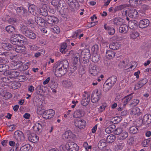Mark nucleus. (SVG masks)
<instances>
[{
	"instance_id": "f257e3e1",
	"label": "nucleus",
	"mask_w": 151,
	"mask_h": 151,
	"mask_svg": "<svg viewBox=\"0 0 151 151\" xmlns=\"http://www.w3.org/2000/svg\"><path fill=\"white\" fill-rule=\"evenodd\" d=\"M68 66V61L64 60L61 62L58 61L56 64L53 67L55 68V74L58 77L64 75L67 71V68Z\"/></svg>"
},
{
	"instance_id": "f03ea898",
	"label": "nucleus",
	"mask_w": 151,
	"mask_h": 151,
	"mask_svg": "<svg viewBox=\"0 0 151 151\" xmlns=\"http://www.w3.org/2000/svg\"><path fill=\"white\" fill-rule=\"evenodd\" d=\"M19 30L22 33L30 39L35 40L37 35L32 30L29 29L26 26L21 24L19 26Z\"/></svg>"
},
{
	"instance_id": "7ed1b4c3",
	"label": "nucleus",
	"mask_w": 151,
	"mask_h": 151,
	"mask_svg": "<svg viewBox=\"0 0 151 151\" xmlns=\"http://www.w3.org/2000/svg\"><path fill=\"white\" fill-rule=\"evenodd\" d=\"M138 125L140 126L142 124H148L151 122V115L149 114L141 116L139 119Z\"/></svg>"
},
{
	"instance_id": "20e7f679",
	"label": "nucleus",
	"mask_w": 151,
	"mask_h": 151,
	"mask_svg": "<svg viewBox=\"0 0 151 151\" xmlns=\"http://www.w3.org/2000/svg\"><path fill=\"white\" fill-rule=\"evenodd\" d=\"M128 14L132 18L139 19L141 18L142 16H144L145 14L142 13V15L140 14H138V12L135 9H129Z\"/></svg>"
},
{
	"instance_id": "39448f33",
	"label": "nucleus",
	"mask_w": 151,
	"mask_h": 151,
	"mask_svg": "<svg viewBox=\"0 0 151 151\" xmlns=\"http://www.w3.org/2000/svg\"><path fill=\"white\" fill-rule=\"evenodd\" d=\"M101 93L98 89L94 90L91 94V101L93 103L97 102L101 99Z\"/></svg>"
},
{
	"instance_id": "423d86ee",
	"label": "nucleus",
	"mask_w": 151,
	"mask_h": 151,
	"mask_svg": "<svg viewBox=\"0 0 151 151\" xmlns=\"http://www.w3.org/2000/svg\"><path fill=\"white\" fill-rule=\"evenodd\" d=\"M66 149L69 151H77L78 150V146L73 142H68L65 145Z\"/></svg>"
},
{
	"instance_id": "0eeeda50",
	"label": "nucleus",
	"mask_w": 151,
	"mask_h": 151,
	"mask_svg": "<svg viewBox=\"0 0 151 151\" xmlns=\"http://www.w3.org/2000/svg\"><path fill=\"white\" fill-rule=\"evenodd\" d=\"M75 125L79 129H83L85 127L86 121L83 119H76L74 120Z\"/></svg>"
},
{
	"instance_id": "6e6552de",
	"label": "nucleus",
	"mask_w": 151,
	"mask_h": 151,
	"mask_svg": "<svg viewBox=\"0 0 151 151\" xmlns=\"http://www.w3.org/2000/svg\"><path fill=\"white\" fill-rule=\"evenodd\" d=\"M55 113V111L52 109H49L45 111L42 114L43 117L45 119L52 118Z\"/></svg>"
},
{
	"instance_id": "1a4fd4ad",
	"label": "nucleus",
	"mask_w": 151,
	"mask_h": 151,
	"mask_svg": "<svg viewBox=\"0 0 151 151\" xmlns=\"http://www.w3.org/2000/svg\"><path fill=\"white\" fill-rule=\"evenodd\" d=\"M8 53L7 52H3V53L0 52V55H2L3 57L0 58V68L2 67V68L4 67V66H2V64H5L8 62L9 61L7 59Z\"/></svg>"
},
{
	"instance_id": "9d476101",
	"label": "nucleus",
	"mask_w": 151,
	"mask_h": 151,
	"mask_svg": "<svg viewBox=\"0 0 151 151\" xmlns=\"http://www.w3.org/2000/svg\"><path fill=\"white\" fill-rule=\"evenodd\" d=\"M90 94L86 92L85 94L83 95V99L81 101V104L83 106H86L88 104L90 101Z\"/></svg>"
},
{
	"instance_id": "9b49d317",
	"label": "nucleus",
	"mask_w": 151,
	"mask_h": 151,
	"mask_svg": "<svg viewBox=\"0 0 151 151\" xmlns=\"http://www.w3.org/2000/svg\"><path fill=\"white\" fill-rule=\"evenodd\" d=\"M14 138L18 142H21L23 141L24 137L22 132L16 131L14 133Z\"/></svg>"
},
{
	"instance_id": "f8f14e48",
	"label": "nucleus",
	"mask_w": 151,
	"mask_h": 151,
	"mask_svg": "<svg viewBox=\"0 0 151 151\" xmlns=\"http://www.w3.org/2000/svg\"><path fill=\"white\" fill-rule=\"evenodd\" d=\"M45 20L48 24L53 25L58 22V19L54 16H48Z\"/></svg>"
},
{
	"instance_id": "ddd939ff",
	"label": "nucleus",
	"mask_w": 151,
	"mask_h": 151,
	"mask_svg": "<svg viewBox=\"0 0 151 151\" xmlns=\"http://www.w3.org/2000/svg\"><path fill=\"white\" fill-rule=\"evenodd\" d=\"M81 56L85 60L89 59L91 57L90 50L87 49L84 50L81 52Z\"/></svg>"
},
{
	"instance_id": "4468645a",
	"label": "nucleus",
	"mask_w": 151,
	"mask_h": 151,
	"mask_svg": "<svg viewBox=\"0 0 151 151\" xmlns=\"http://www.w3.org/2000/svg\"><path fill=\"white\" fill-rule=\"evenodd\" d=\"M38 12L40 15L46 16L48 14L47 7L46 5H43L37 10Z\"/></svg>"
},
{
	"instance_id": "2eb2a0df",
	"label": "nucleus",
	"mask_w": 151,
	"mask_h": 151,
	"mask_svg": "<svg viewBox=\"0 0 151 151\" xmlns=\"http://www.w3.org/2000/svg\"><path fill=\"white\" fill-rule=\"evenodd\" d=\"M150 24V21L147 19H144L141 20L139 23V27L141 28H144L147 27Z\"/></svg>"
},
{
	"instance_id": "dca6fc26",
	"label": "nucleus",
	"mask_w": 151,
	"mask_h": 151,
	"mask_svg": "<svg viewBox=\"0 0 151 151\" xmlns=\"http://www.w3.org/2000/svg\"><path fill=\"white\" fill-rule=\"evenodd\" d=\"M89 72L93 76L97 75L98 74L97 67L94 65H91L89 67Z\"/></svg>"
},
{
	"instance_id": "f3484780",
	"label": "nucleus",
	"mask_w": 151,
	"mask_h": 151,
	"mask_svg": "<svg viewBox=\"0 0 151 151\" xmlns=\"http://www.w3.org/2000/svg\"><path fill=\"white\" fill-rule=\"evenodd\" d=\"M19 34L14 35V36L11 39V42L13 45H16L19 44Z\"/></svg>"
},
{
	"instance_id": "a211bd4d",
	"label": "nucleus",
	"mask_w": 151,
	"mask_h": 151,
	"mask_svg": "<svg viewBox=\"0 0 151 151\" xmlns=\"http://www.w3.org/2000/svg\"><path fill=\"white\" fill-rule=\"evenodd\" d=\"M63 2L64 1L62 0H53L51 3L52 5L58 8V7L62 8L63 6Z\"/></svg>"
},
{
	"instance_id": "6ab92c4d",
	"label": "nucleus",
	"mask_w": 151,
	"mask_h": 151,
	"mask_svg": "<svg viewBox=\"0 0 151 151\" xmlns=\"http://www.w3.org/2000/svg\"><path fill=\"white\" fill-rule=\"evenodd\" d=\"M104 28L110 35H113L115 32V29L113 27L108 26L106 24L104 25Z\"/></svg>"
},
{
	"instance_id": "aec40b11",
	"label": "nucleus",
	"mask_w": 151,
	"mask_h": 151,
	"mask_svg": "<svg viewBox=\"0 0 151 151\" xmlns=\"http://www.w3.org/2000/svg\"><path fill=\"white\" fill-rule=\"evenodd\" d=\"M121 46L120 43L118 42H113L109 45V48L114 50L119 49Z\"/></svg>"
},
{
	"instance_id": "412c9836",
	"label": "nucleus",
	"mask_w": 151,
	"mask_h": 151,
	"mask_svg": "<svg viewBox=\"0 0 151 151\" xmlns=\"http://www.w3.org/2000/svg\"><path fill=\"white\" fill-rule=\"evenodd\" d=\"M28 139L32 142L35 143L38 140L39 138L35 134L32 133L29 136Z\"/></svg>"
},
{
	"instance_id": "4be33fe9",
	"label": "nucleus",
	"mask_w": 151,
	"mask_h": 151,
	"mask_svg": "<svg viewBox=\"0 0 151 151\" xmlns=\"http://www.w3.org/2000/svg\"><path fill=\"white\" fill-rule=\"evenodd\" d=\"M128 25L131 29H136L137 27V22L134 20H131L128 22Z\"/></svg>"
},
{
	"instance_id": "5701e85b",
	"label": "nucleus",
	"mask_w": 151,
	"mask_h": 151,
	"mask_svg": "<svg viewBox=\"0 0 151 151\" xmlns=\"http://www.w3.org/2000/svg\"><path fill=\"white\" fill-rule=\"evenodd\" d=\"M14 50H15L17 52L24 53L25 51V48L24 46H21L19 45V44L16 45L14 47Z\"/></svg>"
},
{
	"instance_id": "b1692460",
	"label": "nucleus",
	"mask_w": 151,
	"mask_h": 151,
	"mask_svg": "<svg viewBox=\"0 0 151 151\" xmlns=\"http://www.w3.org/2000/svg\"><path fill=\"white\" fill-rule=\"evenodd\" d=\"M16 11L19 15L23 16H25L27 13V10L23 7H17L16 9Z\"/></svg>"
},
{
	"instance_id": "393cba45",
	"label": "nucleus",
	"mask_w": 151,
	"mask_h": 151,
	"mask_svg": "<svg viewBox=\"0 0 151 151\" xmlns=\"http://www.w3.org/2000/svg\"><path fill=\"white\" fill-rule=\"evenodd\" d=\"M116 76H112L109 78L106 81L113 86L116 83Z\"/></svg>"
},
{
	"instance_id": "a878e982",
	"label": "nucleus",
	"mask_w": 151,
	"mask_h": 151,
	"mask_svg": "<svg viewBox=\"0 0 151 151\" xmlns=\"http://www.w3.org/2000/svg\"><path fill=\"white\" fill-rule=\"evenodd\" d=\"M107 145V143L104 139L100 140L98 145V148L101 150H103Z\"/></svg>"
},
{
	"instance_id": "bb28decb",
	"label": "nucleus",
	"mask_w": 151,
	"mask_h": 151,
	"mask_svg": "<svg viewBox=\"0 0 151 151\" xmlns=\"http://www.w3.org/2000/svg\"><path fill=\"white\" fill-rule=\"evenodd\" d=\"M35 22L40 26L42 27L44 26L45 20L42 18L39 17H35Z\"/></svg>"
},
{
	"instance_id": "cd10ccee",
	"label": "nucleus",
	"mask_w": 151,
	"mask_h": 151,
	"mask_svg": "<svg viewBox=\"0 0 151 151\" xmlns=\"http://www.w3.org/2000/svg\"><path fill=\"white\" fill-rule=\"evenodd\" d=\"M73 133L70 131H67L62 135V137L64 140L71 138L72 137Z\"/></svg>"
},
{
	"instance_id": "c85d7f7f",
	"label": "nucleus",
	"mask_w": 151,
	"mask_h": 151,
	"mask_svg": "<svg viewBox=\"0 0 151 151\" xmlns=\"http://www.w3.org/2000/svg\"><path fill=\"white\" fill-rule=\"evenodd\" d=\"M128 26L125 24H121L119 29V32L123 34L127 33L128 31Z\"/></svg>"
},
{
	"instance_id": "c756f323",
	"label": "nucleus",
	"mask_w": 151,
	"mask_h": 151,
	"mask_svg": "<svg viewBox=\"0 0 151 151\" xmlns=\"http://www.w3.org/2000/svg\"><path fill=\"white\" fill-rule=\"evenodd\" d=\"M128 133L126 131H123L118 137V139L122 141L125 139L128 136Z\"/></svg>"
},
{
	"instance_id": "7c9ffc66",
	"label": "nucleus",
	"mask_w": 151,
	"mask_h": 151,
	"mask_svg": "<svg viewBox=\"0 0 151 151\" xmlns=\"http://www.w3.org/2000/svg\"><path fill=\"white\" fill-rule=\"evenodd\" d=\"M133 98V96L132 94H129L127 96L125 97L122 100L123 106H125Z\"/></svg>"
},
{
	"instance_id": "2f4dec72",
	"label": "nucleus",
	"mask_w": 151,
	"mask_h": 151,
	"mask_svg": "<svg viewBox=\"0 0 151 151\" xmlns=\"http://www.w3.org/2000/svg\"><path fill=\"white\" fill-rule=\"evenodd\" d=\"M84 115V113L81 109L75 111L73 114V116L75 118H79L83 116Z\"/></svg>"
},
{
	"instance_id": "473e14b6",
	"label": "nucleus",
	"mask_w": 151,
	"mask_h": 151,
	"mask_svg": "<svg viewBox=\"0 0 151 151\" xmlns=\"http://www.w3.org/2000/svg\"><path fill=\"white\" fill-rule=\"evenodd\" d=\"M67 2L69 5L71 7H75L77 8L79 6L78 3L76 1L74 2L72 0H68Z\"/></svg>"
},
{
	"instance_id": "72a5a7b5",
	"label": "nucleus",
	"mask_w": 151,
	"mask_h": 151,
	"mask_svg": "<svg viewBox=\"0 0 151 151\" xmlns=\"http://www.w3.org/2000/svg\"><path fill=\"white\" fill-rule=\"evenodd\" d=\"M112 87V86L106 81L103 85V90L105 92H107L109 91Z\"/></svg>"
},
{
	"instance_id": "f704fd0d",
	"label": "nucleus",
	"mask_w": 151,
	"mask_h": 151,
	"mask_svg": "<svg viewBox=\"0 0 151 151\" xmlns=\"http://www.w3.org/2000/svg\"><path fill=\"white\" fill-rule=\"evenodd\" d=\"M139 35V33L137 31L133 30L131 31L129 34V37L131 39H136Z\"/></svg>"
},
{
	"instance_id": "c9c22d12",
	"label": "nucleus",
	"mask_w": 151,
	"mask_h": 151,
	"mask_svg": "<svg viewBox=\"0 0 151 151\" xmlns=\"http://www.w3.org/2000/svg\"><path fill=\"white\" fill-rule=\"evenodd\" d=\"M112 23L114 25L118 26L122 24L123 23V20L120 18H115L112 20Z\"/></svg>"
},
{
	"instance_id": "e433bc0d",
	"label": "nucleus",
	"mask_w": 151,
	"mask_h": 151,
	"mask_svg": "<svg viewBox=\"0 0 151 151\" xmlns=\"http://www.w3.org/2000/svg\"><path fill=\"white\" fill-rule=\"evenodd\" d=\"M19 44H27L28 43V41L27 38L19 34Z\"/></svg>"
},
{
	"instance_id": "4c0bfd02",
	"label": "nucleus",
	"mask_w": 151,
	"mask_h": 151,
	"mask_svg": "<svg viewBox=\"0 0 151 151\" xmlns=\"http://www.w3.org/2000/svg\"><path fill=\"white\" fill-rule=\"evenodd\" d=\"M115 52L111 50H107L106 52V56L107 58L110 59L113 58L115 55Z\"/></svg>"
},
{
	"instance_id": "58836bf2",
	"label": "nucleus",
	"mask_w": 151,
	"mask_h": 151,
	"mask_svg": "<svg viewBox=\"0 0 151 151\" xmlns=\"http://www.w3.org/2000/svg\"><path fill=\"white\" fill-rule=\"evenodd\" d=\"M67 45L66 43H62L60 48V51L63 54H65L67 51Z\"/></svg>"
},
{
	"instance_id": "ea45409f",
	"label": "nucleus",
	"mask_w": 151,
	"mask_h": 151,
	"mask_svg": "<svg viewBox=\"0 0 151 151\" xmlns=\"http://www.w3.org/2000/svg\"><path fill=\"white\" fill-rule=\"evenodd\" d=\"M106 141L109 143L113 142L116 139L115 136L113 134H110L106 137Z\"/></svg>"
},
{
	"instance_id": "a19ab883",
	"label": "nucleus",
	"mask_w": 151,
	"mask_h": 151,
	"mask_svg": "<svg viewBox=\"0 0 151 151\" xmlns=\"http://www.w3.org/2000/svg\"><path fill=\"white\" fill-rule=\"evenodd\" d=\"M127 6L126 4L121 5L115 7L114 9V12L116 13L117 11L121 10Z\"/></svg>"
},
{
	"instance_id": "79ce46f5",
	"label": "nucleus",
	"mask_w": 151,
	"mask_h": 151,
	"mask_svg": "<svg viewBox=\"0 0 151 151\" xmlns=\"http://www.w3.org/2000/svg\"><path fill=\"white\" fill-rule=\"evenodd\" d=\"M34 130L36 132H39L42 128L41 124L38 122H36L33 127Z\"/></svg>"
},
{
	"instance_id": "37998d69",
	"label": "nucleus",
	"mask_w": 151,
	"mask_h": 151,
	"mask_svg": "<svg viewBox=\"0 0 151 151\" xmlns=\"http://www.w3.org/2000/svg\"><path fill=\"white\" fill-rule=\"evenodd\" d=\"M31 147L29 144L22 145L19 151H30Z\"/></svg>"
},
{
	"instance_id": "c03bdc74",
	"label": "nucleus",
	"mask_w": 151,
	"mask_h": 151,
	"mask_svg": "<svg viewBox=\"0 0 151 151\" xmlns=\"http://www.w3.org/2000/svg\"><path fill=\"white\" fill-rule=\"evenodd\" d=\"M140 109L136 107L132 109L131 114L133 115H139L140 114Z\"/></svg>"
},
{
	"instance_id": "a18cd8bd",
	"label": "nucleus",
	"mask_w": 151,
	"mask_h": 151,
	"mask_svg": "<svg viewBox=\"0 0 151 151\" xmlns=\"http://www.w3.org/2000/svg\"><path fill=\"white\" fill-rule=\"evenodd\" d=\"M36 6L33 4L30 5L28 7V10L29 12L33 15H34L35 14H36V13L35 12Z\"/></svg>"
},
{
	"instance_id": "49530a36",
	"label": "nucleus",
	"mask_w": 151,
	"mask_h": 151,
	"mask_svg": "<svg viewBox=\"0 0 151 151\" xmlns=\"http://www.w3.org/2000/svg\"><path fill=\"white\" fill-rule=\"evenodd\" d=\"M2 46L3 49L6 50H10L12 47L11 45L8 43H3L2 44Z\"/></svg>"
},
{
	"instance_id": "de8ad7c7",
	"label": "nucleus",
	"mask_w": 151,
	"mask_h": 151,
	"mask_svg": "<svg viewBox=\"0 0 151 151\" xmlns=\"http://www.w3.org/2000/svg\"><path fill=\"white\" fill-rule=\"evenodd\" d=\"M62 84L65 87H69L72 85V83L70 80H67L63 81Z\"/></svg>"
},
{
	"instance_id": "09e8293b",
	"label": "nucleus",
	"mask_w": 151,
	"mask_h": 151,
	"mask_svg": "<svg viewBox=\"0 0 151 151\" xmlns=\"http://www.w3.org/2000/svg\"><path fill=\"white\" fill-rule=\"evenodd\" d=\"M123 131L122 126H121L115 129L114 131V133L116 135L120 134Z\"/></svg>"
},
{
	"instance_id": "8fccbe9b",
	"label": "nucleus",
	"mask_w": 151,
	"mask_h": 151,
	"mask_svg": "<svg viewBox=\"0 0 151 151\" xmlns=\"http://www.w3.org/2000/svg\"><path fill=\"white\" fill-rule=\"evenodd\" d=\"M99 55L97 53H93L92 60L93 62H95L99 61Z\"/></svg>"
},
{
	"instance_id": "3c124183",
	"label": "nucleus",
	"mask_w": 151,
	"mask_h": 151,
	"mask_svg": "<svg viewBox=\"0 0 151 151\" xmlns=\"http://www.w3.org/2000/svg\"><path fill=\"white\" fill-rule=\"evenodd\" d=\"M79 57V54L78 53H76L74 55L73 61L74 65H76L78 62Z\"/></svg>"
},
{
	"instance_id": "603ef678",
	"label": "nucleus",
	"mask_w": 151,
	"mask_h": 151,
	"mask_svg": "<svg viewBox=\"0 0 151 151\" xmlns=\"http://www.w3.org/2000/svg\"><path fill=\"white\" fill-rule=\"evenodd\" d=\"M124 143H119L115 146V149L117 150H122L124 146Z\"/></svg>"
},
{
	"instance_id": "864d4df0",
	"label": "nucleus",
	"mask_w": 151,
	"mask_h": 151,
	"mask_svg": "<svg viewBox=\"0 0 151 151\" xmlns=\"http://www.w3.org/2000/svg\"><path fill=\"white\" fill-rule=\"evenodd\" d=\"M5 29L6 31L9 33L13 32L15 30L14 27L11 25H9L6 27Z\"/></svg>"
},
{
	"instance_id": "5fc2aeb1",
	"label": "nucleus",
	"mask_w": 151,
	"mask_h": 151,
	"mask_svg": "<svg viewBox=\"0 0 151 151\" xmlns=\"http://www.w3.org/2000/svg\"><path fill=\"white\" fill-rule=\"evenodd\" d=\"M91 51L93 53H97L99 50V47L97 45H95L92 47Z\"/></svg>"
},
{
	"instance_id": "6e6d98bb",
	"label": "nucleus",
	"mask_w": 151,
	"mask_h": 151,
	"mask_svg": "<svg viewBox=\"0 0 151 151\" xmlns=\"http://www.w3.org/2000/svg\"><path fill=\"white\" fill-rule=\"evenodd\" d=\"M127 62L125 60H123L119 64V66L121 68H127Z\"/></svg>"
},
{
	"instance_id": "4d7b16f0",
	"label": "nucleus",
	"mask_w": 151,
	"mask_h": 151,
	"mask_svg": "<svg viewBox=\"0 0 151 151\" xmlns=\"http://www.w3.org/2000/svg\"><path fill=\"white\" fill-rule=\"evenodd\" d=\"M130 132L132 134H135L138 131V129L137 127L132 126L129 129Z\"/></svg>"
},
{
	"instance_id": "13d9d810",
	"label": "nucleus",
	"mask_w": 151,
	"mask_h": 151,
	"mask_svg": "<svg viewBox=\"0 0 151 151\" xmlns=\"http://www.w3.org/2000/svg\"><path fill=\"white\" fill-rule=\"evenodd\" d=\"M150 139L149 138L144 139L142 142V145L144 147H147L150 143Z\"/></svg>"
},
{
	"instance_id": "bf43d9fd",
	"label": "nucleus",
	"mask_w": 151,
	"mask_h": 151,
	"mask_svg": "<svg viewBox=\"0 0 151 151\" xmlns=\"http://www.w3.org/2000/svg\"><path fill=\"white\" fill-rule=\"evenodd\" d=\"M18 64L17 62L15 63L12 62L10 65V67L11 69L13 70L17 69L18 68L17 66Z\"/></svg>"
},
{
	"instance_id": "052dcab7",
	"label": "nucleus",
	"mask_w": 151,
	"mask_h": 151,
	"mask_svg": "<svg viewBox=\"0 0 151 151\" xmlns=\"http://www.w3.org/2000/svg\"><path fill=\"white\" fill-rule=\"evenodd\" d=\"M148 80L147 79L145 78L142 79L139 82V84L140 85V86H142L145 84L147 82Z\"/></svg>"
},
{
	"instance_id": "680f3d73",
	"label": "nucleus",
	"mask_w": 151,
	"mask_h": 151,
	"mask_svg": "<svg viewBox=\"0 0 151 151\" xmlns=\"http://www.w3.org/2000/svg\"><path fill=\"white\" fill-rule=\"evenodd\" d=\"M28 47L30 50L34 51L37 50L38 48L37 46L34 45H28Z\"/></svg>"
},
{
	"instance_id": "e2e57ef3",
	"label": "nucleus",
	"mask_w": 151,
	"mask_h": 151,
	"mask_svg": "<svg viewBox=\"0 0 151 151\" xmlns=\"http://www.w3.org/2000/svg\"><path fill=\"white\" fill-rule=\"evenodd\" d=\"M83 146L85 148L86 151H88L89 150H91V145H89L88 143L85 142L83 144Z\"/></svg>"
},
{
	"instance_id": "0e129e2a",
	"label": "nucleus",
	"mask_w": 151,
	"mask_h": 151,
	"mask_svg": "<svg viewBox=\"0 0 151 151\" xmlns=\"http://www.w3.org/2000/svg\"><path fill=\"white\" fill-rule=\"evenodd\" d=\"M139 101L137 99H134L130 105L132 106H137L139 103Z\"/></svg>"
},
{
	"instance_id": "69168bd1",
	"label": "nucleus",
	"mask_w": 151,
	"mask_h": 151,
	"mask_svg": "<svg viewBox=\"0 0 151 151\" xmlns=\"http://www.w3.org/2000/svg\"><path fill=\"white\" fill-rule=\"evenodd\" d=\"M19 74V72H17L15 70H13L11 73V76L12 77H15L17 76Z\"/></svg>"
},
{
	"instance_id": "338daca9",
	"label": "nucleus",
	"mask_w": 151,
	"mask_h": 151,
	"mask_svg": "<svg viewBox=\"0 0 151 151\" xmlns=\"http://www.w3.org/2000/svg\"><path fill=\"white\" fill-rule=\"evenodd\" d=\"M52 31L56 33H58L60 32V29L58 27L56 26L52 29Z\"/></svg>"
},
{
	"instance_id": "774afa93",
	"label": "nucleus",
	"mask_w": 151,
	"mask_h": 151,
	"mask_svg": "<svg viewBox=\"0 0 151 151\" xmlns=\"http://www.w3.org/2000/svg\"><path fill=\"white\" fill-rule=\"evenodd\" d=\"M8 22L11 24H14L16 22V19L14 18H11L8 20Z\"/></svg>"
}]
</instances>
